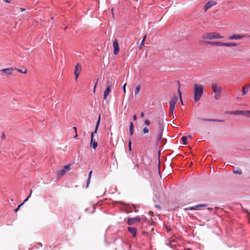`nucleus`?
Listing matches in <instances>:
<instances>
[{"label": "nucleus", "instance_id": "obj_9", "mask_svg": "<svg viewBox=\"0 0 250 250\" xmlns=\"http://www.w3.org/2000/svg\"><path fill=\"white\" fill-rule=\"evenodd\" d=\"M163 131H164L163 126L162 125L159 124V130H158V133L157 136V141L158 143L160 141V140L162 138Z\"/></svg>", "mask_w": 250, "mask_h": 250}, {"label": "nucleus", "instance_id": "obj_17", "mask_svg": "<svg viewBox=\"0 0 250 250\" xmlns=\"http://www.w3.org/2000/svg\"><path fill=\"white\" fill-rule=\"evenodd\" d=\"M250 88V84L244 85L242 88V95H245L247 93Z\"/></svg>", "mask_w": 250, "mask_h": 250}, {"label": "nucleus", "instance_id": "obj_10", "mask_svg": "<svg viewBox=\"0 0 250 250\" xmlns=\"http://www.w3.org/2000/svg\"><path fill=\"white\" fill-rule=\"evenodd\" d=\"M141 218L139 216H137L134 218H128L127 219V224L129 225H131L137 222H140Z\"/></svg>", "mask_w": 250, "mask_h": 250}, {"label": "nucleus", "instance_id": "obj_48", "mask_svg": "<svg viewBox=\"0 0 250 250\" xmlns=\"http://www.w3.org/2000/svg\"><path fill=\"white\" fill-rule=\"evenodd\" d=\"M38 244L39 245H40L41 247H42V243H38Z\"/></svg>", "mask_w": 250, "mask_h": 250}, {"label": "nucleus", "instance_id": "obj_52", "mask_svg": "<svg viewBox=\"0 0 250 250\" xmlns=\"http://www.w3.org/2000/svg\"><path fill=\"white\" fill-rule=\"evenodd\" d=\"M187 250H192L191 249L188 248V249H187Z\"/></svg>", "mask_w": 250, "mask_h": 250}, {"label": "nucleus", "instance_id": "obj_23", "mask_svg": "<svg viewBox=\"0 0 250 250\" xmlns=\"http://www.w3.org/2000/svg\"><path fill=\"white\" fill-rule=\"evenodd\" d=\"M134 132V128H133V124L132 122L130 123L129 125V134L130 135H132Z\"/></svg>", "mask_w": 250, "mask_h": 250}, {"label": "nucleus", "instance_id": "obj_20", "mask_svg": "<svg viewBox=\"0 0 250 250\" xmlns=\"http://www.w3.org/2000/svg\"><path fill=\"white\" fill-rule=\"evenodd\" d=\"M202 121L204 122H223L224 121L222 120H216V119H202Z\"/></svg>", "mask_w": 250, "mask_h": 250}, {"label": "nucleus", "instance_id": "obj_27", "mask_svg": "<svg viewBox=\"0 0 250 250\" xmlns=\"http://www.w3.org/2000/svg\"><path fill=\"white\" fill-rule=\"evenodd\" d=\"M184 145L187 144V137L186 136H183L181 138Z\"/></svg>", "mask_w": 250, "mask_h": 250}, {"label": "nucleus", "instance_id": "obj_49", "mask_svg": "<svg viewBox=\"0 0 250 250\" xmlns=\"http://www.w3.org/2000/svg\"><path fill=\"white\" fill-rule=\"evenodd\" d=\"M155 207H156L157 208H160V207L158 205H155Z\"/></svg>", "mask_w": 250, "mask_h": 250}, {"label": "nucleus", "instance_id": "obj_50", "mask_svg": "<svg viewBox=\"0 0 250 250\" xmlns=\"http://www.w3.org/2000/svg\"><path fill=\"white\" fill-rule=\"evenodd\" d=\"M67 26H66V27H65L64 28V31H65V30H66V29H67Z\"/></svg>", "mask_w": 250, "mask_h": 250}, {"label": "nucleus", "instance_id": "obj_37", "mask_svg": "<svg viewBox=\"0 0 250 250\" xmlns=\"http://www.w3.org/2000/svg\"><path fill=\"white\" fill-rule=\"evenodd\" d=\"M145 124L146 125H149L150 124V122L147 119L145 121Z\"/></svg>", "mask_w": 250, "mask_h": 250}, {"label": "nucleus", "instance_id": "obj_43", "mask_svg": "<svg viewBox=\"0 0 250 250\" xmlns=\"http://www.w3.org/2000/svg\"><path fill=\"white\" fill-rule=\"evenodd\" d=\"M1 138H2V139H5V134H4V133L3 132L2 133Z\"/></svg>", "mask_w": 250, "mask_h": 250}, {"label": "nucleus", "instance_id": "obj_25", "mask_svg": "<svg viewBox=\"0 0 250 250\" xmlns=\"http://www.w3.org/2000/svg\"><path fill=\"white\" fill-rule=\"evenodd\" d=\"M140 89H141V85L139 84L137 86V87L135 89V90H134L135 94H136V95L139 92Z\"/></svg>", "mask_w": 250, "mask_h": 250}, {"label": "nucleus", "instance_id": "obj_8", "mask_svg": "<svg viewBox=\"0 0 250 250\" xmlns=\"http://www.w3.org/2000/svg\"><path fill=\"white\" fill-rule=\"evenodd\" d=\"M113 46L114 48V54L115 55H118L120 51V48L117 40L116 39L113 41Z\"/></svg>", "mask_w": 250, "mask_h": 250}, {"label": "nucleus", "instance_id": "obj_14", "mask_svg": "<svg viewBox=\"0 0 250 250\" xmlns=\"http://www.w3.org/2000/svg\"><path fill=\"white\" fill-rule=\"evenodd\" d=\"M205 42L208 44L220 46H222L224 44V42Z\"/></svg>", "mask_w": 250, "mask_h": 250}, {"label": "nucleus", "instance_id": "obj_40", "mask_svg": "<svg viewBox=\"0 0 250 250\" xmlns=\"http://www.w3.org/2000/svg\"><path fill=\"white\" fill-rule=\"evenodd\" d=\"M92 173V170L90 171L89 172V174H88V178H91Z\"/></svg>", "mask_w": 250, "mask_h": 250}, {"label": "nucleus", "instance_id": "obj_11", "mask_svg": "<svg viewBox=\"0 0 250 250\" xmlns=\"http://www.w3.org/2000/svg\"><path fill=\"white\" fill-rule=\"evenodd\" d=\"M245 37V36L243 35L234 34L233 35L229 36L228 39L229 40H240L244 38Z\"/></svg>", "mask_w": 250, "mask_h": 250}, {"label": "nucleus", "instance_id": "obj_2", "mask_svg": "<svg viewBox=\"0 0 250 250\" xmlns=\"http://www.w3.org/2000/svg\"><path fill=\"white\" fill-rule=\"evenodd\" d=\"M212 90L214 93V99L216 100L220 99L222 93V87L218 83H212L211 84Z\"/></svg>", "mask_w": 250, "mask_h": 250}, {"label": "nucleus", "instance_id": "obj_41", "mask_svg": "<svg viewBox=\"0 0 250 250\" xmlns=\"http://www.w3.org/2000/svg\"><path fill=\"white\" fill-rule=\"evenodd\" d=\"M137 118V115L136 114L133 116V119L134 121L136 120Z\"/></svg>", "mask_w": 250, "mask_h": 250}, {"label": "nucleus", "instance_id": "obj_16", "mask_svg": "<svg viewBox=\"0 0 250 250\" xmlns=\"http://www.w3.org/2000/svg\"><path fill=\"white\" fill-rule=\"evenodd\" d=\"M244 110H235L233 111H229L228 113L230 114H234V115H241L244 116Z\"/></svg>", "mask_w": 250, "mask_h": 250}, {"label": "nucleus", "instance_id": "obj_6", "mask_svg": "<svg viewBox=\"0 0 250 250\" xmlns=\"http://www.w3.org/2000/svg\"><path fill=\"white\" fill-rule=\"evenodd\" d=\"M14 69L12 67L3 68L0 70V72L1 73V75L3 76L4 74L7 75H11Z\"/></svg>", "mask_w": 250, "mask_h": 250}, {"label": "nucleus", "instance_id": "obj_5", "mask_svg": "<svg viewBox=\"0 0 250 250\" xmlns=\"http://www.w3.org/2000/svg\"><path fill=\"white\" fill-rule=\"evenodd\" d=\"M70 166L69 165H65L64 166L63 168L62 169L58 170L57 171V176L58 177H62L64 175L65 172L70 170Z\"/></svg>", "mask_w": 250, "mask_h": 250}, {"label": "nucleus", "instance_id": "obj_18", "mask_svg": "<svg viewBox=\"0 0 250 250\" xmlns=\"http://www.w3.org/2000/svg\"><path fill=\"white\" fill-rule=\"evenodd\" d=\"M110 92H111V88L106 87V88L105 89V90H104V100H106L107 99V97L108 95H109V94L110 93Z\"/></svg>", "mask_w": 250, "mask_h": 250}, {"label": "nucleus", "instance_id": "obj_21", "mask_svg": "<svg viewBox=\"0 0 250 250\" xmlns=\"http://www.w3.org/2000/svg\"><path fill=\"white\" fill-rule=\"evenodd\" d=\"M237 45V44L235 42H224L223 46L229 47V46H235Z\"/></svg>", "mask_w": 250, "mask_h": 250}, {"label": "nucleus", "instance_id": "obj_29", "mask_svg": "<svg viewBox=\"0 0 250 250\" xmlns=\"http://www.w3.org/2000/svg\"><path fill=\"white\" fill-rule=\"evenodd\" d=\"M178 91V94H179V97H180V101L181 102L182 104H183V101H182V93H181V92L180 90V88H179Z\"/></svg>", "mask_w": 250, "mask_h": 250}, {"label": "nucleus", "instance_id": "obj_38", "mask_svg": "<svg viewBox=\"0 0 250 250\" xmlns=\"http://www.w3.org/2000/svg\"><path fill=\"white\" fill-rule=\"evenodd\" d=\"M98 81V79H97L96 83H95L94 86V89H93V92L94 93L95 92V90H96V86H97V84Z\"/></svg>", "mask_w": 250, "mask_h": 250}, {"label": "nucleus", "instance_id": "obj_44", "mask_svg": "<svg viewBox=\"0 0 250 250\" xmlns=\"http://www.w3.org/2000/svg\"><path fill=\"white\" fill-rule=\"evenodd\" d=\"M20 9L21 12H23V11H24L25 10V9L23 8H20Z\"/></svg>", "mask_w": 250, "mask_h": 250}, {"label": "nucleus", "instance_id": "obj_51", "mask_svg": "<svg viewBox=\"0 0 250 250\" xmlns=\"http://www.w3.org/2000/svg\"><path fill=\"white\" fill-rule=\"evenodd\" d=\"M188 138H189L190 139H191V136L190 135H189Z\"/></svg>", "mask_w": 250, "mask_h": 250}, {"label": "nucleus", "instance_id": "obj_19", "mask_svg": "<svg viewBox=\"0 0 250 250\" xmlns=\"http://www.w3.org/2000/svg\"><path fill=\"white\" fill-rule=\"evenodd\" d=\"M128 230L135 237L136 235V229L134 227H128Z\"/></svg>", "mask_w": 250, "mask_h": 250}, {"label": "nucleus", "instance_id": "obj_1", "mask_svg": "<svg viewBox=\"0 0 250 250\" xmlns=\"http://www.w3.org/2000/svg\"><path fill=\"white\" fill-rule=\"evenodd\" d=\"M194 100L195 102L200 101L204 91V86L200 84L194 85Z\"/></svg>", "mask_w": 250, "mask_h": 250}, {"label": "nucleus", "instance_id": "obj_30", "mask_svg": "<svg viewBox=\"0 0 250 250\" xmlns=\"http://www.w3.org/2000/svg\"><path fill=\"white\" fill-rule=\"evenodd\" d=\"M233 173L235 174H238L239 175H240L242 174V171L241 170V169H239L234 170Z\"/></svg>", "mask_w": 250, "mask_h": 250}, {"label": "nucleus", "instance_id": "obj_45", "mask_svg": "<svg viewBox=\"0 0 250 250\" xmlns=\"http://www.w3.org/2000/svg\"><path fill=\"white\" fill-rule=\"evenodd\" d=\"M73 129H74L75 133L77 132V127L76 126H74Z\"/></svg>", "mask_w": 250, "mask_h": 250}, {"label": "nucleus", "instance_id": "obj_35", "mask_svg": "<svg viewBox=\"0 0 250 250\" xmlns=\"http://www.w3.org/2000/svg\"><path fill=\"white\" fill-rule=\"evenodd\" d=\"M128 147L129 151H131V141L130 140L128 142Z\"/></svg>", "mask_w": 250, "mask_h": 250}, {"label": "nucleus", "instance_id": "obj_24", "mask_svg": "<svg viewBox=\"0 0 250 250\" xmlns=\"http://www.w3.org/2000/svg\"><path fill=\"white\" fill-rule=\"evenodd\" d=\"M15 70H16L20 73H23V74H26L27 72V70L25 68L24 69V70H23L22 69H19V68H15Z\"/></svg>", "mask_w": 250, "mask_h": 250}, {"label": "nucleus", "instance_id": "obj_26", "mask_svg": "<svg viewBox=\"0 0 250 250\" xmlns=\"http://www.w3.org/2000/svg\"><path fill=\"white\" fill-rule=\"evenodd\" d=\"M112 81L111 80H108L106 82L107 88H111V87L112 86Z\"/></svg>", "mask_w": 250, "mask_h": 250}, {"label": "nucleus", "instance_id": "obj_32", "mask_svg": "<svg viewBox=\"0 0 250 250\" xmlns=\"http://www.w3.org/2000/svg\"><path fill=\"white\" fill-rule=\"evenodd\" d=\"M143 132L144 134L148 133L149 132V130H148V129L147 128V127H144L143 129Z\"/></svg>", "mask_w": 250, "mask_h": 250}, {"label": "nucleus", "instance_id": "obj_46", "mask_svg": "<svg viewBox=\"0 0 250 250\" xmlns=\"http://www.w3.org/2000/svg\"><path fill=\"white\" fill-rule=\"evenodd\" d=\"M78 136L77 132L75 133V135L74 137V138H76Z\"/></svg>", "mask_w": 250, "mask_h": 250}, {"label": "nucleus", "instance_id": "obj_22", "mask_svg": "<svg viewBox=\"0 0 250 250\" xmlns=\"http://www.w3.org/2000/svg\"><path fill=\"white\" fill-rule=\"evenodd\" d=\"M146 35L143 37V38L142 39V42H141V44H140V45L139 46V50H141L142 49V47H143V46L144 45V42H145V40L146 39Z\"/></svg>", "mask_w": 250, "mask_h": 250}, {"label": "nucleus", "instance_id": "obj_36", "mask_svg": "<svg viewBox=\"0 0 250 250\" xmlns=\"http://www.w3.org/2000/svg\"><path fill=\"white\" fill-rule=\"evenodd\" d=\"M90 179H91V178H88V179L87 180V181H86V188H88V185H89V184L90 183Z\"/></svg>", "mask_w": 250, "mask_h": 250}, {"label": "nucleus", "instance_id": "obj_47", "mask_svg": "<svg viewBox=\"0 0 250 250\" xmlns=\"http://www.w3.org/2000/svg\"><path fill=\"white\" fill-rule=\"evenodd\" d=\"M3 0L5 1V2H6L7 3L10 2V1L9 0Z\"/></svg>", "mask_w": 250, "mask_h": 250}, {"label": "nucleus", "instance_id": "obj_42", "mask_svg": "<svg viewBox=\"0 0 250 250\" xmlns=\"http://www.w3.org/2000/svg\"><path fill=\"white\" fill-rule=\"evenodd\" d=\"M140 116H141V117L142 118H143V117H144V116H145V114L144 113V112H142L141 113Z\"/></svg>", "mask_w": 250, "mask_h": 250}, {"label": "nucleus", "instance_id": "obj_31", "mask_svg": "<svg viewBox=\"0 0 250 250\" xmlns=\"http://www.w3.org/2000/svg\"><path fill=\"white\" fill-rule=\"evenodd\" d=\"M244 116H246L248 117H250V111H244Z\"/></svg>", "mask_w": 250, "mask_h": 250}, {"label": "nucleus", "instance_id": "obj_13", "mask_svg": "<svg viewBox=\"0 0 250 250\" xmlns=\"http://www.w3.org/2000/svg\"><path fill=\"white\" fill-rule=\"evenodd\" d=\"M216 4V3L214 0H210L208 1L206 5L204 6V9L205 11L207 10L210 7H211L212 6L215 5Z\"/></svg>", "mask_w": 250, "mask_h": 250}, {"label": "nucleus", "instance_id": "obj_12", "mask_svg": "<svg viewBox=\"0 0 250 250\" xmlns=\"http://www.w3.org/2000/svg\"><path fill=\"white\" fill-rule=\"evenodd\" d=\"M178 97L176 95H174L170 101V108H175V104L177 102Z\"/></svg>", "mask_w": 250, "mask_h": 250}, {"label": "nucleus", "instance_id": "obj_39", "mask_svg": "<svg viewBox=\"0 0 250 250\" xmlns=\"http://www.w3.org/2000/svg\"><path fill=\"white\" fill-rule=\"evenodd\" d=\"M126 85V83H125L123 86V90H124V92L125 93V92H126V89H125Z\"/></svg>", "mask_w": 250, "mask_h": 250}, {"label": "nucleus", "instance_id": "obj_34", "mask_svg": "<svg viewBox=\"0 0 250 250\" xmlns=\"http://www.w3.org/2000/svg\"><path fill=\"white\" fill-rule=\"evenodd\" d=\"M174 110V108L171 109V108H170L169 111V116H171L173 115Z\"/></svg>", "mask_w": 250, "mask_h": 250}, {"label": "nucleus", "instance_id": "obj_7", "mask_svg": "<svg viewBox=\"0 0 250 250\" xmlns=\"http://www.w3.org/2000/svg\"><path fill=\"white\" fill-rule=\"evenodd\" d=\"M82 66L80 63H77L75 65L74 75L75 77V80H77L81 72Z\"/></svg>", "mask_w": 250, "mask_h": 250}, {"label": "nucleus", "instance_id": "obj_4", "mask_svg": "<svg viewBox=\"0 0 250 250\" xmlns=\"http://www.w3.org/2000/svg\"><path fill=\"white\" fill-rule=\"evenodd\" d=\"M202 38L204 40H212L223 39V37L216 32L207 33L203 35Z\"/></svg>", "mask_w": 250, "mask_h": 250}, {"label": "nucleus", "instance_id": "obj_15", "mask_svg": "<svg viewBox=\"0 0 250 250\" xmlns=\"http://www.w3.org/2000/svg\"><path fill=\"white\" fill-rule=\"evenodd\" d=\"M207 205L205 204H201L199 205H197L193 207H189L188 208H186L185 210H195V209H199L200 208L203 207H206Z\"/></svg>", "mask_w": 250, "mask_h": 250}, {"label": "nucleus", "instance_id": "obj_33", "mask_svg": "<svg viewBox=\"0 0 250 250\" xmlns=\"http://www.w3.org/2000/svg\"><path fill=\"white\" fill-rule=\"evenodd\" d=\"M32 193V190H31L30 192L29 195L28 196V197L23 202H24V203H25L26 202H27L29 198H30V197Z\"/></svg>", "mask_w": 250, "mask_h": 250}, {"label": "nucleus", "instance_id": "obj_28", "mask_svg": "<svg viewBox=\"0 0 250 250\" xmlns=\"http://www.w3.org/2000/svg\"><path fill=\"white\" fill-rule=\"evenodd\" d=\"M24 204V202H22L21 204L20 205H19L18 207L15 208L14 209V211L15 212H17L19 210V209Z\"/></svg>", "mask_w": 250, "mask_h": 250}, {"label": "nucleus", "instance_id": "obj_3", "mask_svg": "<svg viewBox=\"0 0 250 250\" xmlns=\"http://www.w3.org/2000/svg\"><path fill=\"white\" fill-rule=\"evenodd\" d=\"M100 123V115H99L98 121L96 123V125L95 127V129L94 131L91 133V146L93 147V149H95L97 146V142L94 140L93 135L94 133H97V130Z\"/></svg>", "mask_w": 250, "mask_h": 250}]
</instances>
